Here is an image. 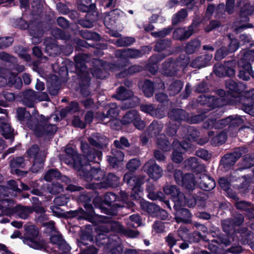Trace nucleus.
<instances>
[{
    "label": "nucleus",
    "mask_w": 254,
    "mask_h": 254,
    "mask_svg": "<svg viewBox=\"0 0 254 254\" xmlns=\"http://www.w3.org/2000/svg\"><path fill=\"white\" fill-rule=\"evenodd\" d=\"M91 216L97 220L100 223L96 228L98 235L96 237L97 243L100 244H105L109 241V239L103 233H107L110 230L115 232H120L122 230V226L118 222L113 221L111 218L104 216H100L94 214L93 212Z\"/></svg>",
    "instance_id": "obj_1"
},
{
    "label": "nucleus",
    "mask_w": 254,
    "mask_h": 254,
    "mask_svg": "<svg viewBox=\"0 0 254 254\" xmlns=\"http://www.w3.org/2000/svg\"><path fill=\"white\" fill-rule=\"evenodd\" d=\"M162 129V126L157 122H152L149 126L148 132L151 137L157 136V143L159 148L165 151L170 150V147L169 141L166 139L164 134H159Z\"/></svg>",
    "instance_id": "obj_4"
},
{
    "label": "nucleus",
    "mask_w": 254,
    "mask_h": 254,
    "mask_svg": "<svg viewBox=\"0 0 254 254\" xmlns=\"http://www.w3.org/2000/svg\"><path fill=\"white\" fill-rule=\"evenodd\" d=\"M25 230L24 243L35 249H41L42 244L38 241L39 231L37 228L34 225H28L25 227Z\"/></svg>",
    "instance_id": "obj_6"
},
{
    "label": "nucleus",
    "mask_w": 254,
    "mask_h": 254,
    "mask_svg": "<svg viewBox=\"0 0 254 254\" xmlns=\"http://www.w3.org/2000/svg\"><path fill=\"white\" fill-rule=\"evenodd\" d=\"M37 95L36 93L31 90H27L23 93V103L29 107H32L34 103L37 101Z\"/></svg>",
    "instance_id": "obj_21"
},
{
    "label": "nucleus",
    "mask_w": 254,
    "mask_h": 254,
    "mask_svg": "<svg viewBox=\"0 0 254 254\" xmlns=\"http://www.w3.org/2000/svg\"><path fill=\"white\" fill-rule=\"evenodd\" d=\"M165 227L164 223L160 221H156L153 225V232L160 233L164 232Z\"/></svg>",
    "instance_id": "obj_63"
},
{
    "label": "nucleus",
    "mask_w": 254,
    "mask_h": 254,
    "mask_svg": "<svg viewBox=\"0 0 254 254\" xmlns=\"http://www.w3.org/2000/svg\"><path fill=\"white\" fill-rule=\"evenodd\" d=\"M17 117L18 119L22 122H26L28 127L31 129H33L34 126L31 125L32 116L29 113L22 108H19L17 110Z\"/></svg>",
    "instance_id": "obj_22"
},
{
    "label": "nucleus",
    "mask_w": 254,
    "mask_h": 254,
    "mask_svg": "<svg viewBox=\"0 0 254 254\" xmlns=\"http://www.w3.org/2000/svg\"><path fill=\"white\" fill-rule=\"evenodd\" d=\"M196 182L199 184L200 187L203 190L209 191L215 187V181L209 176L203 174L200 175Z\"/></svg>",
    "instance_id": "obj_13"
},
{
    "label": "nucleus",
    "mask_w": 254,
    "mask_h": 254,
    "mask_svg": "<svg viewBox=\"0 0 254 254\" xmlns=\"http://www.w3.org/2000/svg\"><path fill=\"white\" fill-rule=\"evenodd\" d=\"M95 158L93 162H98L95 160ZM89 161L87 160L82 165V168L78 170L80 172V175L83 176L87 181H102L105 177V174L104 171L100 168H91L88 164Z\"/></svg>",
    "instance_id": "obj_3"
},
{
    "label": "nucleus",
    "mask_w": 254,
    "mask_h": 254,
    "mask_svg": "<svg viewBox=\"0 0 254 254\" xmlns=\"http://www.w3.org/2000/svg\"><path fill=\"white\" fill-rule=\"evenodd\" d=\"M140 109L144 113L159 118H162L165 115L164 111H160V109H155L152 104H143L140 106Z\"/></svg>",
    "instance_id": "obj_18"
},
{
    "label": "nucleus",
    "mask_w": 254,
    "mask_h": 254,
    "mask_svg": "<svg viewBox=\"0 0 254 254\" xmlns=\"http://www.w3.org/2000/svg\"><path fill=\"white\" fill-rule=\"evenodd\" d=\"M172 30V28L167 27L158 32H152L151 35L155 38L164 37L170 34Z\"/></svg>",
    "instance_id": "obj_55"
},
{
    "label": "nucleus",
    "mask_w": 254,
    "mask_h": 254,
    "mask_svg": "<svg viewBox=\"0 0 254 254\" xmlns=\"http://www.w3.org/2000/svg\"><path fill=\"white\" fill-rule=\"evenodd\" d=\"M82 37L88 40H98L100 39V35L93 32L85 30L82 33Z\"/></svg>",
    "instance_id": "obj_50"
},
{
    "label": "nucleus",
    "mask_w": 254,
    "mask_h": 254,
    "mask_svg": "<svg viewBox=\"0 0 254 254\" xmlns=\"http://www.w3.org/2000/svg\"><path fill=\"white\" fill-rule=\"evenodd\" d=\"M195 154L197 156L205 160H208L211 156L208 151L202 149L196 151Z\"/></svg>",
    "instance_id": "obj_64"
},
{
    "label": "nucleus",
    "mask_w": 254,
    "mask_h": 254,
    "mask_svg": "<svg viewBox=\"0 0 254 254\" xmlns=\"http://www.w3.org/2000/svg\"><path fill=\"white\" fill-rule=\"evenodd\" d=\"M140 162L137 159L130 160L127 164V168L131 171L137 169L140 165Z\"/></svg>",
    "instance_id": "obj_56"
},
{
    "label": "nucleus",
    "mask_w": 254,
    "mask_h": 254,
    "mask_svg": "<svg viewBox=\"0 0 254 254\" xmlns=\"http://www.w3.org/2000/svg\"><path fill=\"white\" fill-rule=\"evenodd\" d=\"M117 199V196L112 192H108L104 195V201L109 205H111L112 203L115 202Z\"/></svg>",
    "instance_id": "obj_61"
},
{
    "label": "nucleus",
    "mask_w": 254,
    "mask_h": 254,
    "mask_svg": "<svg viewBox=\"0 0 254 254\" xmlns=\"http://www.w3.org/2000/svg\"><path fill=\"white\" fill-rule=\"evenodd\" d=\"M226 87L229 90L228 92L235 96L234 93H240L243 89V85L241 83L238 84L235 81L229 80L226 83Z\"/></svg>",
    "instance_id": "obj_26"
},
{
    "label": "nucleus",
    "mask_w": 254,
    "mask_h": 254,
    "mask_svg": "<svg viewBox=\"0 0 254 254\" xmlns=\"http://www.w3.org/2000/svg\"><path fill=\"white\" fill-rule=\"evenodd\" d=\"M61 176L60 173L54 169L50 170L45 176V180L47 181H51L53 179L59 178Z\"/></svg>",
    "instance_id": "obj_51"
},
{
    "label": "nucleus",
    "mask_w": 254,
    "mask_h": 254,
    "mask_svg": "<svg viewBox=\"0 0 254 254\" xmlns=\"http://www.w3.org/2000/svg\"><path fill=\"white\" fill-rule=\"evenodd\" d=\"M232 117L229 116L225 119L216 121V119H209L205 123L204 127L207 128H219L223 127L228 125H230L231 119Z\"/></svg>",
    "instance_id": "obj_17"
},
{
    "label": "nucleus",
    "mask_w": 254,
    "mask_h": 254,
    "mask_svg": "<svg viewBox=\"0 0 254 254\" xmlns=\"http://www.w3.org/2000/svg\"><path fill=\"white\" fill-rule=\"evenodd\" d=\"M147 190H148L149 193H148V197L153 200H155L158 198H160V199H163V194L161 192H158L156 195L154 194V186H148L147 188Z\"/></svg>",
    "instance_id": "obj_48"
},
{
    "label": "nucleus",
    "mask_w": 254,
    "mask_h": 254,
    "mask_svg": "<svg viewBox=\"0 0 254 254\" xmlns=\"http://www.w3.org/2000/svg\"><path fill=\"white\" fill-rule=\"evenodd\" d=\"M89 141L91 144L96 146L101 145H106L108 142V140L106 137L97 133L92 134L89 137Z\"/></svg>",
    "instance_id": "obj_25"
},
{
    "label": "nucleus",
    "mask_w": 254,
    "mask_h": 254,
    "mask_svg": "<svg viewBox=\"0 0 254 254\" xmlns=\"http://www.w3.org/2000/svg\"><path fill=\"white\" fill-rule=\"evenodd\" d=\"M200 46V41L197 39L193 40L187 44L186 48V51L189 54H192L198 49Z\"/></svg>",
    "instance_id": "obj_40"
},
{
    "label": "nucleus",
    "mask_w": 254,
    "mask_h": 254,
    "mask_svg": "<svg viewBox=\"0 0 254 254\" xmlns=\"http://www.w3.org/2000/svg\"><path fill=\"white\" fill-rule=\"evenodd\" d=\"M173 148H177L179 150L183 151L187 150L190 147V144L188 142L184 141L182 143H180L179 141L176 140L173 143Z\"/></svg>",
    "instance_id": "obj_57"
},
{
    "label": "nucleus",
    "mask_w": 254,
    "mask_h": 254,
    "mask_svg": "<svg viewBox=\"0 0 254 254\" xmlns=\"http://www.w3.org/2000/svg\"><path fill=\"white\" fill-rule=\"evenodd\" d=\"M2 125V135L6 139H12L13 138V130L11 128L10 125L7 123V119L1 123Z\"/></svg>",
    "instance_id": "obj_35"
},
{
    "label": "nucleus",
    "mask_w": 254,
    "mask_h": 254,
    "mask_svg": "<svg viewBox=\"0 0 254 254\" xmlns=\"http://www.w3.org/2000/svg\"><path fill=\"white\" fill-rule=\"evenodd\" d=\"M127 221V224L129 228H135L141 224L140 217L136 214L130 216Z\"/></svg>",
    "instance_id": "obj_37"
},
{
    "label": "nucleus",
    "mask_w": 254,
    "mask_h": 254,
    "mask_svg": "<svg viewBox=\"0 0 254 254\" xmlns=\"http://www.w3.org/2000/svg\"><path fill=\"white\" fill-rule=\"evenodd\" d=\"M164 193L170 195L174 202V207H179L185 203L184 195L176 186L166 185L163 189Z\"/></svg>",
    "instance_id": "obj_8"
},
{
    "label": "nucleus",
    "mask_w": 254,
    "mask_h": 254,
    "mask_svg": "<svg viewBox=\"0 0 254 254\" xmlns=\"http://www.w3.org/2000/svg\"><path fill=\"white\" fill-rule=\"evenodd\" d=\"M133 92L130 90H126L124 87H120L117 91L116 98L120 100H126L125 108H131L136 106L139 101L136 97H132Z\"/></svg>",
    "instance_id": "obj_7"
},
{
    "label": "nucleus",
    "mask_w": 254,
    "mask_h": 254,
    "mask_svg": "<svg viewBox=\"0 0 254 254\" xmlns=\"http://www.w3.org/2000/svg\"><path fill=\"white\" fill-rule=\"evenodd\" d=\"M212 58V54H206L200 56L193 60L190 63V66L194 68H200L209 65Z\"/></svg>",
    "instance_id": "obj_15"
},
{
    "label": "nucleus",
    "mask_w": 254,
    "mask_h": 254,
    "mask_svg": "<svg viewBox=\"0 0 254 254\" xmlns=\"http://www.w3.org/2000/svg\"><path fill=\"white\" fill-rule=\"evenodd\" d=\"M168 86V90L170 95H175L180 93L183 86V84L180 80H175L171 81Z\"/></svg>",
    "instance_id": "obj_30"
},
{
    "label": "nucleus",
    "mask_w": 254,
    "mask_h": 254,
    "mask_svg": "<svg viewBox=\"0 0 254 254\" xmlns=\"http://www.w3.org/2000/svg\"><path fill=\"white\" fill-rule=\"evenodd\" d=\"M4 73L7 77V84L9 86L13 85L16 88H20L22 86V81L21 79L17 77L15 74L11 73L9 71L0 68V74Z\"/></svg>",
    "instance_id": "obj_14"
},
{
    "label": "nucleus",
    "mask_w": 254,
    "mask_h": 254,
    "mask_svg": "<svg viewBox=\"0 0 254 254\" xmlns=\"http://www.w3.org/2000/svg\"><path fill=\"white\" fill-rule=\"evenodd\" d=\"M185 203L181 205V206L187 205L189 207H193L195 205L196 203V200L194 196L192 194H186L184 195Z\"/></svg>",
    "instance_id": "obj_46"
},
{
    "label": "nucleus",
    "mask_w": 254,
    "mask_h": 254,
    "mask_svg": "<svg viewBox=\"0 0 254 254\" xmlns=\"http://www.w3.org/2000/svg\"><path fill=\"white\" fill-rule=\"evenodd\" d=\"M192 26L186 28H181L176 29L173 33L174 38L179 40L186 39L190 37L193 33Z\"/></svg>",
    "instance_id": "obj_20"
},
{
    "label": "nucleus",
    "mask_w": 254,
    "mask_h": 254,
    "mask_svg": "<svg viewBox=\"0 0 254 254\" xmlns=\"http://www.w3.org/2000/svg\"><path fill=\"white\" fill-rule=\"evenodd\" d=\"M118 53H121L122 56H127L130 58H137L141 56V52L138 50L130 49L123 51H118L117 52V54H118Z\"/></svg>",
    "instance_id": "obj_39"
},
{
    "label": "nucleus",
    "mask_w": 254,
    "mask_h": 254,
    "mask_svg": "<svg viewBox=\"0 0 254 254\" xmlns=\"http://www.w3.org/2000/svg\"><path fill=\"white\" fill-rule=\"evenodd\" d=\"M110 247L111 248L110 252L111 254H122L123 247L121 245L113 242L110 243Z\"/></svg>",
    "instance_id": "obj_52"
},
{
    "label": "nucleus",
    "mask_w": 254,
    "mask_h": 254,
    "mask_svg": "<svg viewBox=\"0 0 254 254\" xmlns=\"http://www.w3.org/2000/svg\"><path fill=\"white\" fill-rule=\"evenodd\" d=\"M11 168V172L19 175L20 170L17 168H23L24 166V159L23 157H19L13 159L10 164Z\"/></svg>",
    "instance_id": "obj_29"
},
{
    "label": "nucleus",
    "mask_w": 254,
    "mask_h": 254,
    "mask_svg": "<svg viewBox=\"0 0 254 254\" xmlns=\"http://www.w3.org/2000/svg\"><path fill=\"white\" fill-rule=\"evenodd\" d=\"M242 153L240 149L234 152L225 155L221 159V164L225 168H228L233 166L242 155Z\"/></svg>",
    "instance_id": "obj_11"
},
{
    "label": "nucleus",
    "mask_w": 254,
    "mask_h": 254,
    "mask_svg": "<svg viewBox=\"0 0 254 254\" xmlns=\"http://www.w3.org/2000/svg\"><path fill=\"white\" fill-rule=\"evenodd\" d=\"M175 179L177 183L181 185L186 184L184 183L185 180L189 179L190 180L189 184H187V187L190 188H194L195 181L193 175L191 174H187L184 175L182 172L180 170H176L174 173Z\"/></svg>",
    "instance_id": "obj_12"
},
{
    "label": "nucleus",
    "mask_w": 254,
    "mask_h": 254,
    "mask_svg": "<svg viewBox=\"0 0 254 254\" xmlns=\"http://www.w3.org/2000/svg\"><path fill=\"white\" fill-rule=\"evenodd\" d=\"M228 53L226 47H222L217 51L215 58L216 60L220 61L226 56Z\"/></svg>",
    "instance_id": "obj_60"
},
{
    "label": "nucleus",
    "mask_w": 254,
    "mask_h": 254,
    "mask_svg": "<svg viewBox=\"0 0 254 254\" xmlns=\"http://www.w3.org/2000/svg\"><path fill=\"white\" fill-rule=\"evenodd\" d=\"M119 183V178L113 173H110L108 175L106 181L103 182L102 184H97L94 188H105L108 186L115 187Z\"/></svg>",
    "instance_id": "obj_24"
},
{
    "label": "nucleus",
    "mask_w": 254,
    "mask_h": 254,
    "mask_svg": "<svg viewBox=\"0 0 254 254\" xmlns=\"http://www.w3.org/2000/svg\"><path fill=\"white\" fill-rule=\"evenodd\" d=\"M185 166L187 168L194 169L199 166V164L196 157H190L185 161Z\"/></svg>",
    "instance_id": "obj_47"
},
{
    "label": "nucleus",
    "mask_w": 254,
    "mask_h": 254,
    "mask_svg": "<svg viewBox=\"0 0 254 254\" xmlns=\"http://www.w3.org/2000/svg\"><path fill=\"white\" fill-rule=\"evenodd\" d=\"M92 242L93 241V237L88 233H83L81 237L80 241L78 242V246L81 247L82 245H87V242Z\"/></svg>",
    "instance_id": "obj_45"
},
{
    "label": "nucleus",
    "mask_w": 254,
    "mask_h": 254,
    "mask_svg": "<svg viewBox=\"0 0 254 254\" xmlns=\"http://www.w3.org/2000/svg\"><path fill=\"white\" fill-rule=\"evenodd\" d=\"M33 212L31 208L28 207L18 205L16 207V213L17 215L22 219H26L28 216Z\"/></svg>",
    "instance_id": "obj_33"
},
{
    "label": "nucleus",
    "mask_w": 254,
    "mask_h": 254,
    "mask_svg": "<svg viewBox=\"0 0 254 254\" xmlns=\"http://www.w3.org/2000/svg\"><path fill=\"white\" fill-rule=\"evenodd\" d=\"M230 39V43L227 50L229 53L235 52L239 47V43L236 39H231L230 36H228Z\"/></svg>",
    "instance_id": "obj_54"
},
{
    "label": "nucleus",
    "mask_w": 254,
    "mask_h": 254,
    "mask_svg": "<svg viewBox=\"0 0 254 254\" xmlns=\"http://www.w3.org/2000/svg\"><path fill=\"white\" fill-rule=\"evenodd\" d=\"M143 169L149 177L154 180H157L163 174V170L157 165L154 160H150L146 162Z\"/></svg>",
    "instance_id": "obj_10"
},
{
    "label": "nucleus",
    "mask_w": 254,
    "mask_h": 254,
    "mask_svg": "<svg viewBox=\"0 0 254 254\" xmlns=\"http://www.w3.org/2000/svg\"><path fill=\"white\" fill-rule=\"evenodd\" d=\"M177 67V63L176 62L169 60L162 64L161 71L165 75L173 76L176 74L178 70Z\"/></svg>",
    "instance_id": "obj_16"
},
{
    "label": "nucleus",
    "mask_w": 254,
    "mask_h": 254,
    "mask_svg": "<svg viewBox=\"0 0 254 254\" xmlns=\"http://www.w3.org/2000/svg\"><path fill=\"white\" fill-rule=\"evenodd\" d=\"M142 177L134 176L131 173H128L125 175L124 180L132 190L131 197L135 199L140 198L142 193V190L141 186L143 184Z\"/></svg>",
    "instance_id": "obj_5"
},
{
    "label": "nucleus",
    "mask_w": 254,
    "mask_h": 254,
    "mask_svg": "<svg viewBox=\"0 0 254 254\" xmlns=\"http://www.w3.org/2000/svg\"><path fill=\"white\" fill-rule=\"evenodd\" d=\"M39 156H43L41 158H36L35 159L34 164L31 168V171L33 173H38L40 171H41L43 167V162H44V153H42L41 152L39 153Z\"/></svg>",
    "instance_id": "obj_36"
},
{
    "label": "nucleus",
    "mask_w": 254,
    "mask_h": 254,
    "mask_svg": "<svg viewBox=\"0 0 254 254\" xmlns=\"http://www.w3.org/2000/svg\"><path fill=\"white\" fill-rule=\"evenodd\" d=\"M114 145L117 147L119 148H123L124 147H127L129 146V144L128 143V140L124 137H122L120 140H115L114 142Z\"/></svg>",
    "instance_id": "obj_59"
},
{
    "label": "nucleus",
    "mask_w": 254,
    "mask_h": 254,
    "mask_svg": "<svg viewBox=\"0 0 254 254\" xmlns=\"http://www.w3.org/2000/svg\"><path fill=\"white\" fill-rule=\"evenodd\" d=\"M180 207H175L178 209L176 213V220L178 223L181 222H187L190 217V214L188 209L186 208L179 209Z\"/></svg>",
    "instance_id": "obj_23"
},
{
    "label": "nucleus",
    "mask_w": 254,
    "mask_h": 254,
    "mask_svg": "<svg viewBox=\"0 0 254 254\" xmlns=\"http://www.w3.org/2000/svg\"><path fill=\"white\" fill-rule=\"evenodd\" d=\"M138 116L137 112L134 110H132L128 112L123 118L122 120L123 124H128L131 123L134 124V122L136 120Z\"/></svg>",
    "instance_id": "obj_38"
},
{
    "label": "nucleus",
    "mask_w": 254,
    "mask_h": 254,
    "mask_svg": "<svg viewBox=\"0 0 254 254\" xmlns=\"http://www.w3.org/2000/svg\"><path fill=\"white\" fill-rule=\"evenodd\" d=\"M139 85L141 88L145 96L150 97L153 95L154 93L153 84L150 80H146L143 82H141Z\"/></svg>",
    "instance_id": "obj_27"
},
{
    "label": "nucleus",
    "mask_w": 254,
    "mask_h": 254,
    "mask_svg": "<svg viewBox=\"0 0 254 254\" xmlns=\"http://www.w3.org/2000/svg\"><path fill=\"white\" fill-rule=\"evenodd\" d=\"M173 149L174 151L172 155L173 160L176 163L181 162L183 159L182 155L183 151L179 150L177 148H173Z\"/></svg>",
    "instance_id": "obj_58"
},
{
    "label": "nucleus",
    "mask_w": 254,
    "mask_h": 254,
    "mask_svg": "<svg viewBox=\"0 0 254 254\" xmlns=\"http://www.w3.org/2000/svg\"><path fill=\"white\" fill-rule=\"evenodd\" d=\"M170 44V41L167 40L159 41L156 43L155 47V50L158 52L163 51L166 49L167 48L169 47Z\"/></svg>",
    "instance_id": "obj_53"
},
{
    "label": "nucleus",
    "mask_w": 254,
    "mask_h": 254,
    "mask_svg": "<svg viewBox=\"0 0 254 254\" xmlns=\"http://www.w3.org/2000/svg\"><path fill=\"white\" fill-rule=\"evenodd\" d=\"M40 125L34 126L33 130L37 135L41 136L45 134H52L57 131V127L54 125L49 124L48 120L46 119L43 115L39 116Z\"/></svg>",
    "instance_id": "obj_9"
},
{
    "label": "nucleus",
    "mask_w": 254,
    "mask_h": 254,
    "mask_svg": "<svg viewBox=\"0 0 254 254\" xmlns=\"http://www.w3.org/2000/svg\"><path fill=\"white\" fill-rule=\"evenodd\" d=\"M225 11V6L224 4H221L217 6L216 8L214 5H209L208 6L206 16L209 18L214 12H216L217 15L220 16V13H223Z\"/></svg>",
    "instance_id": "obj_34"
},
{
    "label": "nucleus",
    "mask_w": 254,
    "mask_h": 254,
    "mask_svg": "<svg viewBox=\"0 0 254 254\" xmlns=\"http://www.w3.org/2000/svg\"><path fill=\"white\" fill-rule=\"evenodd\" d=\"M187 16V12L184 9H181L172 17V23L176 25L183 21Z\"/></svg>",
    "instance_id": "obj_41"
},
{
    "label": "nucleus",
    "mask_w": 254,
    "mask_h": 254,
    "mask_svg": "<svg viewBox=\"0 0 254 254\" xmlns=\"http://www.w3.org/2000/svg\"><path fill=\"white\" fill-rule=\"evenodd\" d=\"M49 192L52 194H57L62 192L63 190V187L59 183L52 185L48 188Z\"/></svg>",
    "instance_id": "obj_62"
},
{
    "label": "nucleus",
    "mask_w": 254,
    "mask_h": 254,
    "mask_svg": "<svg viewBox=\"0 0 254 254\" xmlns=\"http://www.w3.org/2000/svg\"><path fill=\"white\" fill-rule=\"evenodd\" d=\"M242 62H240L239 64L241 66V69L240 70L239 77L240 78L244 80H248L250 76L254 77V71L252 69L251 65L248 63H246L242 64Z\"/></svg>",
    "instance_id": "obj_19"
},
{
    "label": "nucleus",
    "mask_w": 254,
    "mask_h": 254,
    "mask_svg": "<svg viewBox=\"0 0 254 254\" xmlns=\"http://www.w3.org/2000/svg\"><path fill=\"white\" fill-rule=\"evenodd\" d=\"M66 154L63 158V161L68 165H73V167L77 171L80 170L82 168L84 163L88 160L89 161H93L95 158L94 153L90 152L87 156H79L72 147H67L65 149Z\"/></svg>",
    "instance_id": "obj_2"
},
{
    "label": "nucleus",
    "mask_w": 254,
    "mask_h": 254,
    "mask_svg": "<svg viewBox=\"0 0 254 254\" xmlns=\"http://www.w3.org/2000/svg\"><path fill=\"white\" fill-rule=\"evenodd\" d=\"M140 205L143 209L153 216H156L157 212L159 210V207L153 203L141 201Z\"/></svg>",
    "instance_id": "obj_28"
},
{
    "label": "nucleus",
    "mask_w": 254,
    "mask_h": 254,
    "mask_svg": "<svg viewBox=\"0 0 254 254\" xmlns=\"http://www.w3.org/2000/svg\"><path fill=\"white\" fill-rule=\"evenodd\" d=\"M254 11V6L250 5L247 3L242 8L240 13V23L246 22L249 20L248 15L251 14Z\"/></svg>",
    "instance_id": "obj_31"
},
{
    "label": "nucleus",
    "mask_w": 254,
    "mask_h": 254,
    "mask_svg": "<svg viewBox=\"0 0 254 254\" xmlns=\"http://www.w3.org/2000/svg\"><path fill=\"white\" fill-rule=\"evenodd\" d=\"M169 117L175 120H183L186 119L187 116L186 112L182 109H173L169 113Z\"/></svg>",
    "instance_id": "obj_32"
},
{
    "label": "nucleus",
    "mask_w": 254,
    "mask_h": 254,
    "mask_svg": "<svg viewBox=\"0 0 254 254\" xmlns=\"http://www.w3.org/2000/svg\"><path fill=\"white\" fill-rule=\"evenodd\" d=\"M227 139V135L225 132H220L211 140V143L215 145H219L224 143Z\"/></svg>",
    "instance_id": "obj_43"
},
{
    "label": "nucleus",
    "mask_w": 254,
    "mask_h": 254,
    "mask_svg": "<svg viewBox=\"0 0 254 254\" xmlns=\"http://www.w3.org/2000/svg\"><path fill=\"white\" fill-rule=\"evenodd\" d=\"M134 42V39L132 37H124L118 39L116 44L118 46H127Z\"/></svg>",
    "instance_id": "obj_49"
},
{
    "label": "nucleus",
    "mask_w": 254,
    "mask_h": 254,
    "mask_svg": "<svg viewBox=\"0 0 254 254\" xmlns=\"http://www.w3.org/2000/svg\"><path fill=\"white\" fill-rule=\"evenodd\" d=\"M235 205L238 209L244 210L250 213H252L254 209L250 203L244 201L237 202L235 203Z\"/></svg>",
    "instance_id": "obj_44"
},
{
    "label": "nucleus",
    "mask_w": 254,
    "mask_h": 254,
    "mask_svg": "<svg viewBox=\"0 0 254 254\" xmlns=\"http://www.w3.org/2000/svg\"><path fill=\"white\" fill-rule=\"evenodd\" d=\"M119 109L116 104L113 103L110 105V108L107 112V116L103 114V119L105 118H116L119 115Z\"/></svg>",
    "instance_id": "obj_42"
}]
</instances>
